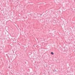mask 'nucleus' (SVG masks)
Returning a JSON list of instances; mask_svg holds the SVG:
<instances>
[{"mask_svg":"<svg viewBox=\"0 0 75 75\" xmlns=\"http://www.w3.org/2000/svg\"><path fill=\"white\" fill-rule=\"evenodd\" d=\"M38 57H37L36 58V61H38Z\"/></svg>","mask_w":75,"mask_h":75,"instance_id":"2","label":"nucleus"},{"mask_svg":"<svg viewBox=\"0 0 75 75\" xmlns=\"http://www.w3.org/2000/svg\"><path fill=\"white\" fill-rule=\"evenodd\" d=\"M54 72H56V70H55V69H54Z\"/></svg>","mask_w":75,"mask_h":75,"instance_id":"3","label":"nucleus"},{"mask_svg":"<svg viewBox=\"0 0 75 75\" xmlns=\"http://www.w3.org/2000/svg\"><path fill=\"white\" fill-rule=\"evenodd\" d=\"M9 68H10V69H11V68H10V67H9Z\"/></svg>","mask_w":75,"mask_h":75,"instance_id":"4","label":"nucleus"},{"mask_svg":"<svg viewBox=\"0 0 75 75\" xmlns=\"http://www.w3.org/2000/svg\"><path fill=\"white\" fill-rule=\"evenodd\" d=\"M50 53L52 55H54V52H51Z\"/></svg>","mask_w":75,"mask_h":75,"instance_id":"1","label":"nucleus"}]
</instances>
